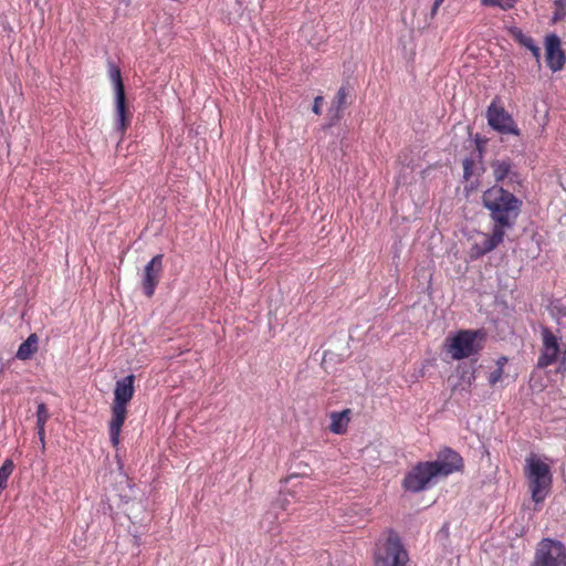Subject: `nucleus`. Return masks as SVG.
Returning a JSON list of instances; mask_svg holds the SVG:
<instances>
[{"instance_id": "2eb2a0df", "label": "nucleus", "mask_w": 566, "mask_h": 566, "mask_svg": "<svg viewBox=\"0 0 566 566\" xmlns=\"http://www.w3.org/2000/svg\"><path fill=\"white\" fill-rule=\"evenodd\" d=\"M134 375H128L116 382L114 389V400L112 405L127 408V403L134 396Z\"/></svg>"}, {"instance_id": "5701e85b", "label": "nucleus", "mask_w": 566, "mask_h": 566, "mask_svg": "<svg viewBox=\"0 0 566 566\" xmlns=\"http://www.w3.org/2000/svg\"><path fill=\"white\" fill-rule=\"evenodd\" d=\"M553 23L562 21L566 18V0H553Z\"/></svg>"}, {"instance_id": "c85d7f7f", "label": "nucleus", "mask_w": 566, "mask_h": 566, "mask_svg": "<svg viewBox=\"0 0 566 566\" xmlns=\"http://www.w3.org/2000/svg\"><path fill=\"white\" fill-rule=\"evenodd\" d=\"M443 1H444V0H436V1L433 2V6H432V8H431V15H432V17H433V15H436L437 11L439 10V8H440V6L442 4V2H443Z\"/></svg>"}, {"instance_id": "9b49d317", "label": "nucleus", "mask_w": 566, "mask_h": 566, "mask_svg": "<svg viewBox=\"0 0 566 566\" xmlns=\"http://www.w3.org/2000/svg\"><path fill=\"white\" fill-rule=\"evenodd\" d=\"M505 232L493 227L491 233L482 234L481 241L474 242L470 248V256L473 260L482 258L484 254L493 251L504 240Z\"/></svg>"}, {"instance_id": "f3484780", "label": "nucleus", "mask_w": 566, "mask_h": 566, "mask_svg": "<svg viewBox=\"0 0 566 566\" xmlns=\"http://www.w3.org/2000/svg\"><path fill=\"white\" fill-rule=\"evenodd\" d=\"M509 33L515 42L528 49L537 62L539 61L541 49L535 44L532 36L523 33V31L517 27H511L509 29Z\"/></svg>"}, {"instance_id": "1a4fd4ad", "label": "nucleus", "mask_w": 566, "mask_h": 566, "mask_svg": "<svg viewBox=\"0 0 566 566\" xmlns=\"http://www.w3.org/2000/svg\"><path fill=\"white\" fill-rule=\"evenodd\" d=\"M163 260V254H156L144 268L140 284L143 292L147 297H151L154 295L161 279L164 271Z\"/></svg>"}, {"instance_id": "aec40b11", "label": "nucleus", "mask_w": 566, "mask_h": 566, "mask_svg": "<svg viewBox=\"0 0 566 566\" xmlns=\"http://www.w3.org/2000/svg\"><path fill=\"white\" fill-rule=\"evenodd\" d=\"M108 76L113 83L115 95L126 94L120 69L113 62H108Z\"/></svg>"}, {"instance_id": "393cba45", "label": "nucleus", "mask_w": 566, "mask_h": 566, "mask_svg": "<svg viewBox=\"0 0 566 566\" xmlns=\"http://www.w3.org/2000/svg\"><path fill=\"white\" fill-rule=\"evenodd\" d=\"M49 419V411L45 403L41 402L36 409V427H45Z\"/></svg>"}, {"instance_id": "423d86ee", "label": "nucleus", "mask_w": 566, "mask_h": 566, "mask_svg": "<svg viewBox=\"0 0 566 566\" xmlns=\"http://www.w3.org/2000/svg\"><path fill=\"white\" fill-rule=\"evenodd\" d=\"M436 467L430 461L418 462L408 471L402 480V488L406 491L417 493L430 486V483L438 478Z\"/></svg>"}, {"instance_id": "c756f323", "label": "nucleus", "mask_w": 566, "mask_h": 566, "mask_svg": "<svg viewBox=\"0 0 566 566\" xmlns=\"http://www.w3.org/2000/svg\"><path fill=\"white\" fill-rule=\"evenodd\" d=\"M443 1H444V0H436V1L433 2V6H432V8H431V15H432V17H433V15H436L437 11L439 10V8H440V6L442 4V2H443Z\"/></svg>"}, {"instance_id": "f03ea898", "label": "nucleus", "mask_w": 566, "mask_h": 566, "mask_svg": "<svg viewBox=\"0 0 566 566\" xmlns=\"http://www.w3.org/2000/svg\"><path fill=\"white\" fill-rule=\"evenodd\" d=\"M525 476L528 482L532 500L536 504L543 503L553 483L549 465L536 455L531 454L526 458Z\"/></svg>"}, {"instance_id": "dca6fc26", "label": "nucleus", "mask_w": 566, "mask_h": 566, "mask_svg": "<svg viewBox=\"0 0 566 566\" xmlns=\"http://www.w3.org/2000/svg\"><path fill=\"white\" fill-rule=\"evenodd\" d=\"M490 167L496 182H502L506 178L509 182L518 181L520 176L513 170V163L510 158L494 159L491 161Z\"/></svg>"}, {"instance_id": "4be33fe9", "label": "nucleus", "mask_w": 566, "mask_h": 566, "mask_svg": "<svg viewBox=\"0 0 566 566\" xmlns=\"http://www.w3.org/2000/svg\"><path fill=\"white\" fill-rule=\"evenodd\" d=\"M348 92L345 87H340L333 99L332 109H335V118H339L340 111L345 107Z\"/></svg>"}, {"instance_id": "b1692460", "label": "nucleus", "mask_w": 566, "mask_h": 566, "mask_svg": "<svg viewBox=\"0 0 566 566\" xmlns=\"http://www.w3.org/2000/svg\"><path fill=\"white\" fill-rule=\"evenodd\" d=\"M481 2L486 7H499L502 10H510L514 8L517 0H481Z\"/></svg>"}, {"instance_id": "39448f33", "label": "nucleus", "mask_w": 566, "mask_h": 566, "mask_svg": "<svg viewBox=\"0 0 566 566\" xmlns=\"http://www.w3.org/2000/svg\"><path fill=\"white\" fill-rule=\"evenodd\" d=\"M542 335V348L541 354L537 358V367L546 368L560 360V365H566V344L560 342L548 327H543L541 331Z\"/></svg>"}, {"instance_id": "7c9ffc66", "label": "nucleus", "mask_w": 566, "mask_h": 566, "mask_svg": "<svg viewBox=\"0 0 566 566\" xmlns=\"http://www.w3.org/2000/svg\"><path fill=\"white\" fill-rule=\"evenodd\" d=\"M507 363V357L505 356H501L497 360H496V367H501L503 370H504V366L506 365Z\"/></svg>"}, {"instance_id": "412c9836", "label": "nucleus", "mask_w": 566, "mask_h": 566, "mask_svg": "<svg viewBox=\"0 0 566 566\" xmlns=\"http://www.w3.org/2000/svg\"><path fill=\"white\" fill-rule=\"evenodd\" d=\"M14 470V463L7 459L0 468V493L7 488L8 480Z\"/></svg>"}, {"instance_id": "2f4dec72", "label": "nucleus", "mask_w": 566, "mask_h": 566, "mask_svg": "<svg viewBox=\"0 0 566 566\" xmlns=\"http://www.w3.org/2000/svg\"><path fill=\"white\" fill-rule=\"evenodd\" d=\"M38 430H39V436H40V439L41 441H44V427H38Z\"/></svg>"}, {"instance_id": "f8f14e48", "label": "nucleus", "mask_w": 566, "mask_h": 566, "mask_svg": "<svg viewBox=\"0 0 566 566\" xmlns=\"http://www.w3.org/2000/svg\"><path fill=\"white\" fill-rule=\"evenodd\" d=\"M132 113L128 109L126 94L115 95V128L118 143L124 140L126 132L130 126Z\"/></svg>"}, {"instance_id": "9d476101", "label": "nucleus", "mask_w": 566, "mask_h": 566, "mask_svg": "<svg viewBox=\"0 0 566 566\" xmlns=\"http://www.w3.org/2000/svg\"><path fill=\"white\" fill-rule=\"evenodd\" d=\"M430 462L436 467L439 476H448L463 469L462 457L451 448L441 450L438 454V459Z\"/></svg>"}, {"instance_id": "bb28decb", "label": "nucleus", "mask_w": 566, "mask_h": 566, "mask_svg": "<svg viewBox=\"0 0 566 566\" xmlns=\"http://www.w3.org/2000/svg\"><path fill=\"white\" fill-rule=\"evenodd\" d=\"M474 166V160L465 158L463 160V176L465 179H469L472 176V168Z\"/></svg>"}, {"instance_id": "20e7f679", "label": "nucleus", "mask_w": 566, "mask_h": 566, "mask_svg": "<svg viewBox=\"0 0 566 566\" xmlns=\"http://www.w3.org/2000/svg\"><path fill=\"white\" fill-rule=\"evenodd\" d=\"M408 554L399 536L390 532L384 542H378L375 551L376 566H406Z\"/></svg>"}, {"instance_id": "f257e3e1", "label": "nucleus", "mask_w": 566, "mask_h": 566, "mask_svg": "<svg viewBox=\"0 0 566 566\" xmlns=\"http://www.w3.org/2000/svg\"><path fill=\"white\" fill-rule=\"evenodd\" d=\"M482 205L489 211L493 227L505 232L516 224L523 201L502 186L494 185L483 192Z\"/></svg>"}, {"instance_id": "a878e982", "label": "nucleus", "mask_w": 566, "mask_h": 566, "mask_svg": "<svg viewBox=\"0 0 566 566\" xmlns=\"http://www.w3.org/2000/svg\"><path fill=\"white\" fill-rule=\"evenodd\" d=\"M504 370L501 367H496L494 370H492L489 375V384L491 386H494L499 381L502 380Z\"/></svg>"}, {"instance_id": "6e6552de", "label": "nucleus", "mask_w": 566, "mask_h": 566, "mask_svg": "<svg viewBox=\"0 0 566 566\" xmlns=\"http://www.w3.org/2000/svg\"><path fill=\"white\" fill-rule=\"evenodd\" d=\"M486 118L489 125L499 133L520 135V129L513 117L501 105L499 97H495L488 107Z\"/></svg>"}, {"instance_id": "a211bd4d", "label": "nucleus", "mask_w": 566, "mask_h": 566, "mask_svg": "<svg viewBox=\"0 0 566 566\" xmlns=\"http://www.w3.org/2000/svg\"><path fill=\"white\" fill-rule=\"evenodd\" d=\"M350 409H344L339 412L331 413L329 430L335 434H344L347 431L348 423L350 421Z\"/></svg>"}, {"instance_id": "4468645a", "label": "nucleus", "mask_w": 566, "mask_h": 566, "mask_svg": "<svg viewBox=\"0 0 566 566\" xmlns=\"http://www.w3.org/2000/svg\"><path fill=\"white\" fill-rule=\"evenodd\" d=\"M112 418L109 421L108 430H109V439L113 447H117L119 444V438L122 432V427L127 418V408L122 406L112 405Z\"/></svg>"}, {"instance_id": "6ab92c4d", "label": "nucleus", "mask_w": 566, "mask_h": 566, "mask_svg": "<svg viewBox=\"0 0 566 566\" xmlns=\"http://www.w3.org/2000/svg\"><path fill=\"white\" fill-rule=\"evenodd\" d=\"M39 338L36 334H31L18 348L17 357L21 360L31 358L38 350Z\"/></svg>"}, {"instance_id": "7ed1b4c3", "label": "nucleus", "mask_w": 566, "mask_h": 566, "mask_svg": "<svg viewBox=\"0 0 566 566\" xmlns=\"http://www.w3.org/2000/svg\"><path fill=\"white\" fill-rule=\"evenodd\" d=\"M483 336L480 331L461 329L455 335L446 338L444 349L454 360L469 358L481 349L478 338Z\"/></svg>"}, {"instance_id": "0eeeda50", "label": "nucleus", "mask_w": 566, "mask_h": 566, "mask_svg": "<svg viewBox=\"0 0 566 566\" xmlns=\"http://www.w3.org/2000/svg\"><path fill=\"white\" fill-rule=\"evenodd\" d=\"M533 566H566V546L559 541L543 538L537 544Z\"/></svg>"}, {"instance_id": "cd10ccee", "label": "nucleus", "mask_w": 566, "mask_h": 566, "mask_svg": "<svg viewBox=\"0 0 566 566\" xmlns=\"http://www.w3.org/2000/svg\"><path fill=\"white\" fill-rule=\"evenodd\" d=\"M322 104H323V97L322 96H316L315 99H314V105H313V112L316 115L321 114Z\"/></svg>"}, {"instance_id": "ddd939ff", "label": "nucleus", "mask_w": 566, "mask_h": 566, "mask_svg": "<svg viewBox=\"0 0 566 566\" xmlns=\"http://www.w3.org/2000/svg\"><path fill=\"white\" fill-rule=\"evenodd\" d=\"M546 63L553 71H560L566 62L565 52L560 48V40L556 34H548L545 39Z\"/></svg>"}]
</instances>
